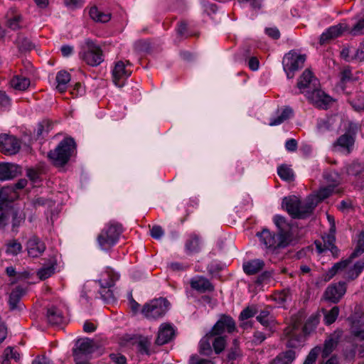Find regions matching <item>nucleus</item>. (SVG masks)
<instances>
[{"label": "nucleus", "mask_w": 364, "mask_h": 364, "mask_svg": "<svg viewBox=\"0 0 364 364\" xmlns=\"http://www.w3.org/2000/svg\"><path fill=\"white\" fill-rule=\"evenodd\" d=\"M175 333V329L171 324L167 323L161 324L159 328L155 343L158 346L168 343L174 338Z\"/></svg>", "instance_id": "nucleus-17"}, {"label": "nucleus", "mask_w": 364, "mask_h": 364, "mask_svg": "<svg viewBox=\"0 0 364 364\" xmlns=\"http://www.w3.org/2000/svg\"><path fill=\"white\" fill-rule=\"evenodd\" d=\"M109 358L116 364H127V358L122 354L111 353Z\"/></svg>", "instance_id": "nucleus-58"}, {"label": "nucleus", "mask_w": 364, "mask_h": 364, "mask_svg": "<svg viewBox=\"0 0 364 364\" xmlns=\"http://www.w3.org/2000/svg\"><path fill=\"white\" fill-rule=\"evenodd\" d=\"M83 51L80 53L82 60L89 65H99L104 60L102 49L90 39H86Z\"/></svg>", "instance_id": "nucleus-9"}, {"label": "nucleus", "mask_w": 364, "mask_h": 364, "mask_svg": "<svg viewBox=\"0 0 364 364\" xmlns=\"http://www.w3.org/2000/svg\"><path fill=\"white\" fill-rule=\"evenodd\" d=\"M50 124L47 121H43L39 123L37 127L36 134L37 136H41L45 132L48 133L49 131Z\"/></svg>", "instance_id": "nucleus-57"}, {"label": "nucleus", "mask_w": 364, "mask_h": 364, "mask_svg": "<svg viewBox=\"0 0 364 364\" xmlns=\"http://www.w3.org/2000/svg\"><path fill=\"white\" fill-rule=\"evenodd\" d=\"M257 235L265 248L273 253H277L279 249L284 248L289 243L287 234L284 232L275 235L264 229L261 232H258Z\"/></svg>", "instance_id": "nucleus-6"}, {"label": "nucleus", "mask_w": 364, "mask_h": 364, "mask_svg": "<svg viewBox=\"0 0 364 364\" xmlns=\"http://www.w3.org/2000/svg\"><path fill=\"white\" fill-rule=\"evenodd\" d=\"M119 275L107 267L102 274L101 278L98 280L101 287H111L114 284L115 281L119 279Z\"/></svg>", "instance_id": "nucleus-25"}, {"label": "nucleus", "mask_w": 364, "mask_h": 364, "mask_svg": "<svg viewBox=\"0 0 364 364\" xmlns=\"http://www.w3.org/2000/svg\"><path fill=\"white\" fill-rule=\"evenodd\" d=\"M55 81L57 84L55 89L59 92H64L70 81V75L65 70H60L56 75Z\"/></svg>", "instance_id": "nucleus-29"}, {"label": "nucleus", "mask_w": 364, "mask_h": 364, "mask_svg": "<svg viewBox=\"0 0 364 364\" xmlns=\"http://www.w3.org/2000/svg\"><path fill=\"white\" fill-rule=\"evenodd\" d=\"M306 60V55L290 51L283 58V68L288 78H292L294 72L302 68Z\"/></svg>", "instance_id": "nucleus-10"}, {"label": "nucleus", "mask_w": 364, "mask_h": 364, "mask_svg": "<svg viewBox=\"0 0 364 364\" xmlns=\"http://www.w3.org/2000/svg\"><path fill=\"white\" fill-rule=\"evenodd\" d=\"M10 354H12V348L7 347L4 351L1 364H10Z\"/></svg>", "instance_id": "nucleus-62"}, {"label": "nucleus", "mask_w": 364, "mask_h": 364, "mask_svg": "<svg viewBox=\"0 0 364 364\" xmlns=\"http://www.w3.org/2000/svg\"><path fill=\"white\" fill-rule=\"evenodd\" d=\"M26 250L28 256L38 257L45 251L46 245L38 237L33 236L27 242Z\"/></svg>", "instance_id": "nucleus-19"}, {"label": "nucleus", "mask_w": 364, "mask_h": 364, "mask_svg": "<svg viewBox=\"0 0 364 364\" xmlns=\"http://www.w3.org/2000/svg\"><path fill=\"white\" fill-rule=\"evenodd\" d=\"M274 223L276 226L279 230V232L286 233V228L287 227V223L284 217L282 215H275L274 217Z\"/></svg>", "instance_id": "nucleus-51"}, {"label": "nucleus", "mask_w": 364, "mask_h": 364, "mask_svg": "<svg viewBox=\"0 0 364 364\" xmlns=\"http://www.w3.org/2000/svg\"><path fill=\"white\" fill-rule=\"evenodd\" d=\"M324 322L327 325H331L334 323L339 314V308L333 306L329 311H324Z\"/></svg>", "instance_id": "nucleus-39"}, {"label": "nucleus", "mask_w": 364, "mask_h": 364, "mask_svg": "<svg viewBox=\"0 0 364 364\" xmlns=\"http://www.w3.org/2000/svg\"><path fill=\"white\" fill-rule=\"evenodd\" d=\"M257 308L256 306H250L242 311L240 315L241 320H246L253 317L257 313Z\"/></svg>", "instance_id": "nucleus-49"}, {"label": "nucleus", "mask_w": 364, "mask_h": 364, "mask_svg": "<svg viewBox=\"0 0 364 364\" xmlns=\"http://www.w3.org/2000/svg\"><path fill=\"white\" fill-rule=\"evenodd\" d=\"M150 234L153 238L160 240L164 235V231L161 226L154 225L150 230Z\"/></svg>", "instance_id": "nucleus-56"}, {"label": "nucleus", "mask_w": 364, "mask_h": 364, "mask_svg": "<svg viewBox=\"0 0 364 364\" xmlns=\"http://www.w3.org/2000/svg\"><path fill=\"white\" fill-rule=\"evenodd\" d=\"M20 148V142L15 136L7 134L0 135V151L4 154H16Z\"/></svg>", "instance_id": "nucleus-15"}, {"label": "nucleus", "mask_w": 364, "mask_h": 364, "mask_svg": "<svg viewBox=\"0 0 364 364\" xmlns=\"http://www.w3.org/2000/svg\"><path fill=\"white\" fill-rule=\"evenodd\" d=\"M257 320L264 327L272 331L276 325V320L274 316L270 313L268 309L260 311L259 315L257 316Z\"/></svg>", "instance_id": "nucleus-24"}, {"label": "nucleus", "mask_w": 364, "mask_h": 364, "mask_svg": "<svg viewBox=\"0 0 364 364\" xmlns=\"http://www.w3.org/2000/svg\"><path fill=\"white\" fill-rule=\"evenodd\" d=\"M151 343V338L149 337H142L138 342L139 350L141 353L149 354V349Z\"/></svg>", "instance_id": "nucleus-45"}, {"label": "nucleus", "mask_w": 364, "mask_h": 364, "mask_svg": "<svg viewBox=\"0 0 364 364\" xmlns=\"http://www.w3.org/2000/svg\"><path fill=\"white\" fill-rule=\"evenodd\" d=\"M323 177L326 182L329 183V186L333 188L336 186L341 181L339 174L336 171H326L323 173Z\"/></svg>", "instance_id": "nucleus-41"}, {"label": "nucleus", "mask_w": 364, "mask_h": 364, "mask_svg": "<svg viewBox=\"0 0 364 364\" xmlns=\"http://www.w3.org/2000/svg\"><path fill=\"white\" fill-rule=\"evenodd\" d=\"M188 364H215L211 360L200 358L198 355H192L188 362Z\"/></svg>", "instance_id": "nucleus-52"}, {"label": "nucleus", "mask_w": 364, "mask_h": 364, "mask_svg": "<svg viewBox=\"0 0 364 364\" xmlns=\"http://www.w3.org/2000/svg\"><path fill=\"white\" fill-rule=\"evenodd\" d=\"M346 291L345 282L332 284L327 287L324 293L326 300L333 303H338Z\"/></svg>", "instance_id": "nucleus-16"}, {"label": "nucleus", "mask_w": 364, "mask_h": 364, "mask_svg": "<svg viewBox=\"0 0 364 364\" xmlns=\"http://www.w3.org/2000/svg\"><path fill=\"white\" fill-rule=\"evenodd\" d=\"M318 319L316 317L310 318L306 322L303 330L301 331L299 325L293 323L287 326L284 331L288 338L287 346L290 349L282 351L269 364H293L298 356V350L304 341V334L309 333L317 325Z\"/></svg>", "instance_id": "nucleus-1"}, {"label": "nucleus", "mask_w": 364, "mask_h": 364, "mask_svg": "<svg viewBox=\"0 0 364 364\" xmlns=\"http://www.w3.org/2000/svg\"><path fill=\"white\" fill-rule=\"evenodd\" d=\"M321 352L320 347H315L311 350L309 353L307 355L303 364H315L318 354Z\"/></svg>", "instance_id": "nucleus-48"}, {"label": "nucleus", "mask_w": 364, "mask_h": 364, "mask_svg": "<svg viewBox=\"0 0 364 364\" xmlns=\"http://www.w3.org/2000/svg\"><path fill=\"white\" fill-rule=\"evenodd\" d=\"M341 82L343 83L356 80L352 74L351 69L349 67L344 68L341 72Z\"/></svg>", "instance_id": "nucleus-54"}, {"label": "nucleus", "mask_w": 364, "mask_h": 364, "mask_svg": "<svg viewBox=\"0 0 364 364\" xmlns=\"http://www.w3.org/2000/svg\"><path fill=\"white\" fill-rule=\"evenodd\" d=\"M23 294L24 291L20 287H17L11 292L9 299V304L11 310L20 308L18 304H20L21 298Z\"/></svg>", "instance_id": "nucleus-32"}, {"label": "nucleus", "mask_w": 364, "mask_h": 364, "mask_svg": "<svg viewBox=\"0 0 364 364\" xmlns=\"http://www.w3.org/2000/svg\"><path fill=\"white\" fill-rule=\"evenodd\" d=\"M16 44L21 51H28L34 48L33 44L27 38L19 35L16 39Z\"/></svg>", "instance_id": "nucleus-40"}, {"label": "nucleus", "mask_w": 364, "mask_h": 364, "mask_svg": "<svg viewBox=\"0 0 364 364\" xmlns=\"http://www.w3.org/2000/svg\"><path fill=\"white\" fill-rule=\"evenodd\" d=\"M285 148L289 151H294L297 148V142L294 139H288L285 143Z\"/></svg>", "instance_id": "nucleus-64"}, {"label": "nucleus", "mask_w": 364, "mask_h": 364, "mask_svg": "<svg viewBox=\"0 0 364 364\" xmlns=\"http://www.w3.org/2000/svg\"><path fill=\"white\" fill-rule=\"evenodd\" d=\"M200 246L201 243L197 235H192L186 240V248L189 253L198 252L200 250Z\"/></svg>", "instance_id": "nucleus-36"}, {"label": "nucleus", "mask_w": 364, "mask_h": 364, "mask_svg": "<svg viewBox=\"0 0 364 364\" xmlns=\"http://www.w3.org/2000/svg\"><path fill=\"white\" fill-rule=\"evenodd\" d=\"M352 107L356 111H364V93L359 94L350 101Z\"/></svg>", "instance_id": "nucleus-50"}, {"label": "nucleus", "mask_w": 364, "mask_h": 364, "mask_svg": "<svg viewBox=\"0 0 364 364\" xmlns=\"http://www.w3.org/2000/svg\"><path fill=\"white\" fill-rule=\"evenodd\" d=\"M75 149L73 139L65 138L54 150L49 151L48 156L55 166H63L68 163Z\"/></svg>", "instance_id": "nucleus-4"}, {"label": "nucleus", "mask_w": 364, "mask_h": 364, "mask_svg": "<svg viewBox=\"0 0 364 364\" xmlns=\"http://www.w3.org/2000/svg\"><path fill=\"white\" fill-rule=\"evenodd\" d=\"M331 186L321 188L314 195L309 196L301 201L295 196L284 197L282 200V208L294 218H305L313 211L319 202L328 198L333 192Z\"/></svg>", "instance_id": "nucleus-2"}, {"label": "nucleus", "mask_w": 364, "mask_h": 364, "mask_svg": "<svg viewBox=\"0 0 364 364\" xmlns=\"http://www.w3.org/2000/svg\"><path fill=\"white\" fill-rule=\"evenodd\" d=\"M364 252V232H360L355 239V250L352 254L353 257H357Z\"/></svg>", "instance_id": "nucleus-43"}, {"label": "nucleus", "mask_w": 364, "mask_h": 364, "mask_svg": "<svg viewBox=\"0 0 364 364\" xmlns=\"http://www.w3.org/2000/svg\"><path fill=\"white\" fill-rule=\"evenodd\" d=\"M11 85L18 90H25L30 85V80L23 76H15L11 80Z\"/></svg>", "instance_id": "nucleus-34"}, {"label": "nucleus", "mask_w": 364, "mask_h": 364, "mask_svg": "<svg viewBox=\"0 0 364 364\" xmlns=\"http://www.w3.org/2000/svg\"><path fill=\"white\" fill-rule=\"evenodd\" d=\"M131 73V70L126 69L123 61L119 60L117 62L112 70L114 83L118 87H122L123 82L120 80L127 78Z\"/></svg>", "instance_id": "nucleus-20"}, {"label": "nucleus", "mask_w": 364, "mask_h": 364, "mask_svg": "<svg viewBox=\"0 0 364 364\" xmlns=\"http://www.w3.org/2000/svg\"><path fill=\"white\" fill-rule=\"evenodd\" d=\"M109 287H101V290L100 291L102 298L106 301H111L115 299V296L112 291H111Z\"/></svg>", "instance_id": "nucleus-53"}, {"label": "nucleus", "mask_w": 364, "mask_h": 364, "mask_svg": "<svg viewBox=\"0 0 364 364\" xmlns=\"http://www.w3.org/2000/svg\"><path fill=\"white\" fill-rule=\"evenodd\" d=\"M333 119H320L317 122V129L320 132H323L326 130L331 129V121Z\"/></svg>", "instance_id": "nucleus-55"}, {"label": "nucleus", "mask_w": 364, "mask_h": 364, "mask_svg": "<svg viewBox=\"0 0 364 364\" xmlns=\"http://www.w3.org/2000/svg\"><path fill=\"white\" fill-rule=\"evenodd\" d=\"M265 33L267 35L274 39H278L280 37L279 31L276 27L266 28Z\"/></svg>", "instance_id": "nucleus-61"}, {"label": "nucleus", "mask_w": 364, "mask_h": 364, "mask_svg": "<svg viewBox=\"0 0 364 364\" xmlns=\"http://www.w3.org/2000/svg\"><path fill=\"white\" fill-rule=\"evenodd\" d=\"M191 287L201 291L213 290V287L209 280L202 277L193 279L191 281Z\"/></svg>", "instance_id": "nucleus-33"}, {"label": "nucleus", "mask_w": 364, "mask_h": 364, "mask_svg": "<svg viewBox=\"0 0 364 364\" xmlns=\"http://www.w3.org/2000/svg\"><path fill=\"white\" fill-rule=\"evenodd\" d=\"M337 344V341L333 338H328L326 340L322 351L323 357H327L334 349Z\"/></svg>", "instance_id": "nucleus-46"}, {"label": "nucleus", "mask_w": 364, "mask_h": 364, "mask_svg": "<svg viewBox=\"0 0 364 364\" xmlns=\"http://www.w3.org/2000/svg\"><path fill=\"white\" fill-rule=\"evenodd\" d=\"M304 95L313 105L322 109H327L332 102V98L322 91L319 87L311 90H306Z\"/></svg>", "instance_id": "nucleus-11"}, {"label": "nucleus", "mask_w": 364, "mask_h": 364, "mask_svg": "<svg viewBox=\"0 0 364 364\" xmlns=\"http://www.w3.org/2000/svg\"><path fill=\"white\" fill-rule=\"evenodd\" d=\"M362 272V267L356 262L352 264L350 261L345 260L336 263L327 272V277L329 279L336 274L342 272L344 278L352 280L357 278Z\"/></svg>", "instance_id": "nucleus-8"}, {"label": "nucleus", "mask_w": 364, "mask_h": 364, "mask_svg": "<svg viewBox=\"0 0 364 364\" xmlns=\"http://www.w3.org/2000/svg\"><path fill=\"white\" fill-rule=\"evenodd\" d=\"M355 134L346 132L340 136L333 143V148L336 151L347 155L353 151L355 146Z\"/></svg>", "instance_id": "nucleus-12"}, {"label": "nucleus", "mask_w": 364, "mask_h": 364, "mask_svg": "<svg viewBox=\"0 0 364 364\" xmlns=\"http://www.w3.org/2000/svg\"><path fill=\"white\" fill-rule=\"evenodd\" d=\"M18 166L9 163L0 164V181L10 180L18 173Z\"/></svg>", "instance_id": "nucleus-23"}, {"label": "nucleus", "mask_w": 364, "mask_h": 364, "mask_svg": "<svg viewBox=\"0 0 364 364\" xmlns=\"http://www.w3.org/2000/svg\"><path fill=\"white\" fill-rule=\"evenodd\" d=\"M317 87H320L318 80L313 75L311 70H305L297 82V87L300 90V93L305 95L306 90H311Z\"/></svg>", "instance_id": "nucleus-14"}, {"label": "nucleus", "mask_w": 364, "mask_h": 364, "mask_svg": "<svg viewBox=\"0 0 364 364\" xmlns=\"http://www.w3.org/2000/svg\"><path fill=\"white\" fill-rule=\"evenodd\" d=\"M354 58L360 61H364V40L360 43Z\"/></svg>", "instance_id": "nucleus-60"}, {"label": "nucleus", "mask_w": 364, "mask_h": 364, "mask_svg": "<svg viewBox=\"0 0 364 364\" xmlns=\"http://www.w3.org/2000/svg\"><path fill=\"white\" fill-rule=\"evenodd\" d=\"M277 173L284 181H291L294 178L292 169L286 165L279 166Z\"/></svg>", "instance_id": "nucleus-42"}, {"label": "nucleus", "mask_w": 364, "mask_h": 364, "mask_svg": "<svg viewBox=\"0 0 364 364\" xmlns=\"http://www.w3.org/2000/svg\"><path fill=\"white\" fill-rule=\"evenodd\" d=\"M170 306V302L166 298L160 297L146 303L141 312L146 318L156 320L164 316Z\"/></svg>", "instance_id": "nucleus-7"}, {"label": "nucleus", "mask_w": 364, "mask_h": 364, "mask_svg": "<svg viewBox=\"0 0 364 364\" xmlns=\"http://www.w3.org/2000/svg\"><path fill=\"white\" fill-rule=\"evenodd\" d=\"M6 25L12 30H17L21 28L20 23L22 21L21 15L16 9H10L6 14Z\"/></svg>", "instance_id": "nucleus-26"}, {"label": "nucleus", "mask_w": 364, "mask_h": 364, "mask_svg": "<svg viewBox=\"0 0 364 364\" xmlns=\"http://www.w3.org/2000/svg\"><path fill=\"white\" fill-rule=\"evenodd\" d=\"M47 318L51 325L59 326L64 321V317L61 311L55 306L48 309Z\"/></svg>", "instance_id": "nucleus-30"}, {"label": "nucleus", "mask_w": 364, "mask_h": 364, "mask_svg": "<svg viewBox=\"0 0 364 364\" xmlns=\"http://www.w3.org/2000/svg\"><path fill=\"white\" fill-rule=\"evenodd\" d=\"M122 230V226L119 223L111 221L107 223L97 238L100 248L108 250L114 246L117 242Z\"/></svg>", "instance_id": "nucleus-5"}, {"label": "nucleus", "mask_w": 364, "mask_h": 364, "mask_svg": "<svg viewBox=\"0 0 364 364\" xmlns=\"http://www.w3.org/2000/svg\"><path fill=\"white\" fill-rule=\"evenodd\" d=\"M291 115L292 109L289 107H286L281 110H278L277 117L270 119L269 125L272 127L279 125L287 119H289Z\"/></svg>", "instance_id": "nucleus-28"}, {"label": "nucleus", "mask_w": 364, "mask_h": 364, "mask_svg": "<svg viewBox=\"0 0 364 364\" xmlns=\"http://www.w3.org/2000/svg\"><path fill=\"white\" fill-rule=\"evenodd\" d=\"M264 265V263L262 259H255L244 263L243 269L247 274L252 275L260 271Z\"/></svg>", "instance_id": "nucleus-31"}, {"label": "nucleus", "mask_w": 364, "mask_h": 364, "mask_svg": "<svg viewBox=\"0 0 364 364\" xmlns=\"http://www.w3.org/2000/svg\"><path fill=\"white\" fill-rule=\"evenodd\" d=\"M235 330V323L232 318L227 315H222L208 332L215 335H223L225 332L230 333Z\"/></svg>", "instance_id": "nucleus-13"}, {"label": "nucleus", "mask_w": 364, "mask_h": 364, "mask_svg": "<svg viewBox=\"0 0 364 364\" xmlns=\"http://www.w3.org/2000/svg\"><path fill=\"white\" fill-rule=\"evenodd\" d=\"M227 344V336L225 335H215L208 332L199 342V353L205 356H210L213 351L215 354L221 353Z\"/></svg>", "instance_id": "nucleus-3"}, {"label": "nucleus", "mask_w": 364, "mask_h": 364, "mask_svg": "<svg viewBox=\"0 0 364 364\" xmlns=\"http://www.w3.org/2000/svg\"><path fill=\"white\" fill-rule=\"evenodd\" d=\"M240 355L241 353L239 348L238 341L237 340L235 339L232 343V347L230 348L228 354V359L229 360H234L239 358Z\"/></svg>", "instance_id": "nucleus-47"}, {"label": "nucleus", "mask_w": 364, "mask_h": 364, "mask_svg": "<svg viewBox=\"0 0 364 364\" xmlns=\"http://www.w3.org/2000/svg\"><path fill=\"white\" fill-rule=\"evenodd\" d=\"M334 235L335 233L329 232V234L323 236L322 237L323 245H322L321 242H315L316 250L318 253H322L327 250H330L332 253H334V250H336V247L334 245L336 240Z\"/></svg>", "instance_id": "nucleus-22"}, {"label": "nucleus", "mask_w": 364, "mask_h": 364, "mask_svg": "<svg viewBox=\"0 0 364 364\" xmlns=\"http://www.w3.org/2000/svg\"><path fill=\"white\" fill-rule=\"evenodd\" d=\"M90 16L95 21L106 23L109 21L111 14L100 11L97 7H92L90 10Z\"/></svg>", "instance_id": "nucleus-35"}, {"label": "nucleus", "mask_w": 364, "mask_h": 364, "mask_svg": "<svg viewBox=\"0 0 364 364\" xmlns=\"http://www.w3.org/2000/svg\"><path fill=\"white\" fill-rule=\"evenodd\" d=\"M26 175L30 178V180H31L34 183H36L39 181V173L34 169H28Z\"/></svg>", "instance_id": "nucleus-63"}, {"label": "nucleus", "mask_w": 364, "mask_h": 364, "mask_svg": "<svg viewBox=\"0 0 364 364\" xmlns=\"http://www.w3.org/2000/svg\"><path fill=\"white\" fill-rule=\"evenodd\" d=\"M203 6L204 12L208 16H211V14H214L217 11V6L214 4L204 3Z\"/></svg>", "instance_id": "nucleus-59"}, {"label": "nucleus", "mask_w": 364, "mask_h": 364, "mask_svg": "<svg viewBox=\"0 0 364 364\" xmlns=\"http://www.w3.org/2000/svg\"><path fill=\"white\" fill-rule=\"evenodd\" d=\"M344 31H348V25L345 23L331 26L321 34L320 43L323 44L331 39L338 37Z\"/></svg>", "instance_id": "nucleus-18"}, {"label": "nucleus", "mask_w": 364, "mask_h": 364, "mask_svg": "<svg viewBox=\"0 0 364 364\" xmlns=\"http://www.w3.org/2000/svg\"><path fill=\"white\" fill-rule=\"evenodd\" d=\"M21 250L22 245L16 240H10L6 244V253L9 255L16 256Z\"/></svg>", "instance_id": "nucleus-38"}, {"label": "nucleus", "mask_w": 364, "mask_h": 364, "mask_svg": "<svg viewBox=\"0 0 364 364\" xmlns=\"http://www.w3.org/2000/svg\"><path fill=\"white\" fill-rule=\"evenodd\" d=\"M355 22L351 27L348 26V32L349 34L356 36L364 34V13L358 14L355 18Z\"/></svg>", "instance_id": "nucleus-27"}, {"label": "nucleus", "mask_w": 364, "mask_h": 364, "mask_svg": "<svg viewBox=\"0 0 364 364\" xmlns=\"http://www.w3.org/2000/svg\"><path fill=\"white\" fill-rule=\"evenodd\" d=\"M54 272L55 267L54 264H52L49 266L43 267L41 269H40L37 272V275L41 280H45L50 277L52 274H53Z\"/></svg>", "instance_id": "nucleus-44"}, {"label": "nucleus", "mask_w": 364, "mask_h": 364, "mask_svg": "<svg viewBox=\"0 0 364 364\" xmlns=\"http://www.w3.org/2000/svg\"><path fill=\"white\" fill-rule=\"evenodd\" d=\"M94 351V342L90 338L80 339L76 343V349L73 354L75 360L80 359V354H90Z\"/></svg>", "instance_id": "nucleus-21"}, {"label": "nucleus", "mask_w": 364, "mask_h": 364, "mask_svg": "<svg viewBox=\"0 0 364 364\" xmlns=\"http://www.w3.org/2000/svg\"><path fill=\"white\" fill-rule=\"evenodd\" d=\"M346 172L348 175L359 176L364 173V161H354L350 164L347 168Z\"/></svg>", "instance_id": "nucleus-37"}]
</instances>
